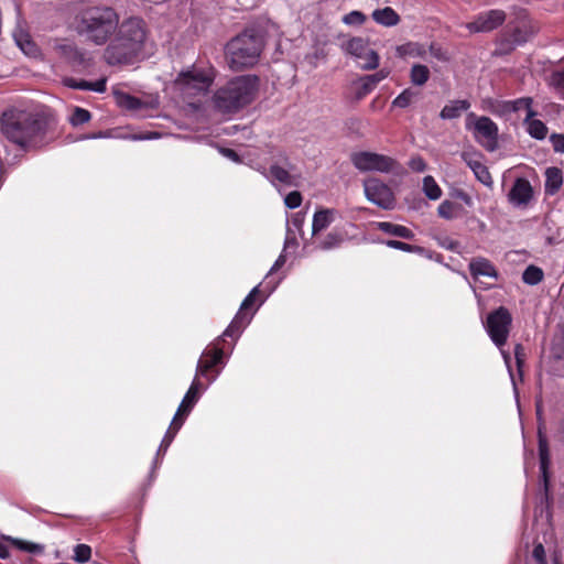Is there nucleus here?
I'll return each instance as SVG.
<instances>
[{"mask_svg": "<svg viewBox=\"0 0 564 564\" xmlns=\"http://www.w3.org/2000/svg\"><path fill=\"white\" fill-rule=\"evenodd\" d=\"M249 322L250 317L247 316V313L238 312L229 326L223 333V336L237 339L246 325L249 324Z\"/></svg>", "mask_w": 564, "mask_h": 564, "instance_id": "nucleus-26", "label": "nucleus"}, {"mask_svg": "<svg viewBox=\"0 0 564 564\" xmlns=\"http://www.w3.org/2000/svg\"><path fill=\"white\" fill-rule=\"evenodd\" d=\"M285 263V257L283 254H280L279 258L275 260L274 264L272 265L269 274H271L274 271H278L281 267H283Z\"/></svg>", "mask_w": 564, "mask_h": 564, "instance_id": "nucleus-57", "label": "nucleus"}, {"mask_svg": "<svg viewBox=\"0 0 564 564\" xmlns=\"http://www.w3.org/2000/svg\"><path fill=\"white\" fill-rule=\"evenodd\" d=\"M514 357H516L518 370L521 373V368L525 360V352H524V348L522 347V345L518 344L514 347Z\"/></svg>", "mask_w": 564, "mask_h": 564, "instance_id": "nucleus-52", "label": "nucleus"}, {"mask_svg": "<svg viewBox=\"0 0 564 564\" xmlns=\"http://www.w3.org/2000/svg\"><path fill=\"white\" fill-rule=\"evenodd\" d=\"M91 557V547L87 544H77L74 547L73 558L78 563H87Z\"/></svg>", "mask_w": 564, "mask_h": 564, "instance_id": "nucleus-42", "label": "nucleus"}, {"mask_svg": "<svg viewBox=\"0 0 564 564\" xmlns=\"http://www.w3.org/2000/svg\"><path fill=\"white\" fill-rule=\"evenodd\" d=\"M469 271L474 278H498V272L494 264L488 259L481 257L475 258L469 262Z\"/></svg>", "mask_w": 564, "mask_h": 564, "instance_id": "nucleus-19", "label": "nucleus"}, {"mask_svg": "<svg viewBox=\"0 0 564 564\" xmlns=\"http://www.w3.org/2000/svg\"><path fill=\"white\" fill-rule=\"evenodd\" d=\"M120 22L118 12L109 6H85L75 15V29L96 45H105Z\"/></svg>", "mask_w": 564, "mask_h": 564, "instance_id": "nucleus-2", "label": "nucleus"}, {"mask_svg": "<svg viewBox=\"0 0 564 564\" xmlns=\"http://www.w3.org/2000/svg\"><path fill=\"white\" fill-rule=\"evenodd\" d=\"M13 36L17 45L25 55L31 57H36L39 55V47L28 32L19 29L14 32Z\"/></svg>", "mask_w": 564, "mask_h": 564, "instance_id": "nucleus-22", "label": "nucleus"}, {"mask_svg": "<svg viewBox=\"0 0 564 564\" xmlns=\"http://www.w3.org/2000/svg\"><path fill=\"white\" fill-rule=\"evenodd\" d=\"M430 52H431L432 56H434L435 58H437L440 61L447 59L446 54L442 51L441 47H436L435 45L432 44L430 46Z\"/></svg>", "mask_w": 564, "mask_h": 564, "instance_id": "nucleus-54", "label": "nucleus"}, {"mask_svg": "<svg viewBox=\"0 0 564 564\" xmlns=\"http://www.w3.org/2000/svg\"><path fill=\"white\" fill-rule=\"evenodd\" d=\"M257 292L258 286L253 288L252 291L248 294V296L243 300V302L240 305L239 312L246 313V311L252 305Z\"/></svg>", "mask_w": 564, "mask_h": 564, "instance_id": "nucleus-53", "label": "nucleus"}, {"mask_svg": "<svg viewBox=\"0 0 564 564\" xmlns=\"http://www.w3.org/2000/svg\"><path fill=\"white\" fill-rule=\"evenodd\" d=\"M563 184L562 171L557 167H549L545 171V192L550 195L555 194Z\"/></svg>", "mask_w": 564, "mask_h": 564, "instance_id": "nucleus-27", "label": "nucleus"}, {"mask_svg": "<svg viewBox=\"0 0 564 564\" xmlns=\"http://www.w3.org/2000/svg\"><path fill=\"white\" fill-rule=\"evenodd\" d=\"M423 192L430 199L433 200H436L442 196L441 187L431 175H427L423 178Z\"/></svg>", "mask_w": 564, "mask_h": 564, "instance_id": "nucleus-35", "label": "nucleus"}, {"mask_svg": "<svg viewBox=\"0 0 564 564\" xmlns=\"http://www.w3.org/2000/svg\"><path fill=\"white\" fill-rule=\"evenodd\" d=\"M389 72L386 69H380L375 74L365 76L361 82L366 86V91H372L375 87L384 78H387Z\"/></svg>", "mask_w": 564, "mask_h": 564, "instance_id": "nucleus-38", "label": "nucleus"}, {"mask_svg": "<svg viewBox=\"0 0 564 564\" xmlns=\"http://www.w3.org/2000/svg\"><path fill=\"white\" fill-rule=\"evenodd\" d=\"M343 50L355 57L362 69H375L379 65L378 54L362 37H352L343 44Z\"/></svg>", "mask_w": 564, "mask_h": 564, "instance_id": "nucleus-11", "label": "nucleus"}, {"mask_svg": "<svg viewBox=\"0 0 564 564\" xmlns=\"http://www.w3.org/2000/svg\"><path fill=\"white\" fill-rule=\"evenodd\" d=\"M117 102L121 108L127 110H138L142 106V102L139 98L124 93L117 95Z\"/></svg>", "mask_w": 564, "mask_h": 564, "instance_id": "nucleus-36", "label": "nucleus"}, {"mask_svg": "<svg viewBox=\"0 0 564 564\" xmlns=\"http://www.w3.org/2000/svg\"><path fill=\"white\" fill-rule=\"evenodd\" d=\"M524 123L527 124L528 133L538 140H542L547 134V127L539 119H534V117H530V119L524 118Z\"/></svg>", "mask_w": 564, "mask_h": 564, "instance_id": "nucleus-30", "label": "nucleus"}, {"mask_svg": "<svg viewBox=\"0 0 564 564\" xmlns=\"http://www.w3.org/2000/svg\"><path fill=\"white\" fill-rule=\"evenodd\" d=\"M292 223L296 228H301L304 223V215L296 213L292 219Z\"/></svg>", "mask_w": 564, "mask_h": 564, "instance_id": "nucleus-58", "label": "nucleus"}, {"mask_svg": "<svg viewBox=\"0 0 564 564\" xmlns=\"http://www.w3.org/2000/svg\"><path fill=\"white\" fill-rule=\"evenodd\" d=\"M420 93L412 89L405 88L401 94H399L393 100L391 106L393 108H408L411 104L417 100Z\"/></svg>", "mask_w": 564, "mask_h": 564, "instance_id": "nucleus-29", "label": "nucleus"}, {"mask_svg": "<svg viewBox=\"0 0 564 564\" xmlns=\"http://www.w3.org/2000/svg\"><path fill=\"white\" fill-rule=\"evenodd\" d=\"M533 197V188L530 182L523 177H519L514 181L509 194V203L518 208H524L529 205Z\"/></svg>", "mask_w": 564, "mask_h": 564, "instance_id": "nucleus-16", "label": "nucleus"}, {"mask_svg": "<svg viewBox=\"0 0 564 564\" xmlns=\"http://www.w3.org/2000/svg\"><path fill=\"white\" fill-rule=\"evenodd\" d=\"M372 19L384 26H394L400 21L398 13L390 7L375 10L372 12Z\"/></svg>", "mask_w": 564, "mask_h": 564, "instance_id": "nucleus-28", "label": "nucleus"}, {"mask_svg": "<svg viewBox=\"0 0 564 564\" xmlns=\"http://www.w3.org/2000/svg\"><path fill=\"white\" fill-rule=\"evenodd\" d=\"M470 107L467 100H454L445 105L440 112V117L445 120H451L460 117V115L468 110Z\"/></svg>", "mask_w": 564, "mask_h": 564, "instance_id": "nucleus-25", "label": "nucleus"}, {"mask_svg": "<svg viewBox=\"0 0 564 564\" xmlns=\"http://www.w3.org/2000/svg\"><path fill=\"white\" fill-rule=\"evenodd\" d=\"M90 112L84 108L76 107L69 118L73 126H79L90 120Z\"/></svg>", "mask_w": 564, "mask_h": 564, "instance_id": "nucleus-43", "label": "nucleus"}, {"mask_svg": "<svg viewBox=\"0 0 564 564\" xmlns=\"http://www.w3.org/2000/svg\"><path fill=\"white\" fill-rule=\"evenodd\" d=\"M223 355V349L217 346H215L210 350L204 351L200 359L198 360L195 378L205 377L209 381H214L216 379V376L209 378L208 371L221 360Z\"/></svg>", "mask_w": 564, "mask_h": 564, "instance_id": "nucleus-17", "label": "nucleus"}, {"mask_svg": "<svg viewBox=\"0 0 564 564\" xmlns=\"http://www.w3.org/2000/svg\"><path fill=\"white\" fill-rule=\"evenodd\" d=\"M373 226L377 229H379L380 231H382L389 236L408 239V240H411L414 238V232L410 228L402 226V225H398V224H393V223H389V221H378V223H375Z\"/></svg>", "mask_w": 564, "mask_h": 564, "instance_id": "nucleus-20", "label": "nucleus"}, {"mask_svg": "<svg viewBox=\"0 0 564 564\" xmlns=\"http://www.w3.org/2000/svg\"><path fill=\"white\" fill-rule=\"evenodd\" d=\"M542 279H543L542 270L534 265L528 267L522 274L523 282L529 285L538 284L542 281Z\"/></svg>", "mask_w": 564, "mask_h": 564, "instance_id": "nucleus-40", "label": "nucleus"}, {"mask_svg": "<svg viewBox=\"0 0 564 564\" xmlns=\"http://www.w3.org/2000/svg\"><path fill=\"white\" fill-rule=\"evenodd\" d=\"M336 210L330 208L319 209L313 216L312 231L313 235L325 230L334 220Z\"/></svg>", "mask_w": 564, "mask_h": 564, "instance_id": "nucleus-21", "label": "nucleus"}, {"mask_svg": "<svg viewBox=\"0 0 564 564\" xmlns=\"http://www.w3.org/2000/svg\"><path fill=\"white\" fill-rule=\"evenodd\" d=\"M160 137V133L158 132H150L145 134H133L131 137L132 140H150V139H156Z\"/></svg>", "mask_w": 564, "mask_h": 564, "instance_id": "nucleus-56", "label": "nucleus"}, {"mask_svg": "<svg viewBox=\"0 0 564 564\" xmlns=\"http://www.w3.org/2000/svg\"><path fill=\"white\" fill-rule=\"evenodd\" d=\"M259 89L257 76H238L217 90L214 105L223 113H235L250 104Z\"/></svg>", "mask_w": 564, "mask_h": 564, "instance_id": "nucleus-4", "label": "nucleus"}, {"mask_svg": "<svg viewBox=\"0 0 564 564\" xmlns=\"http://www.w3.org/2000/svg\"><path fill=\"white\" fill-rule=\"evenodd\" d=\"M367 199L382 209H392L395 204L391 188L378 178H368L364 182Z\"/></svg>", "mask_w": 564, "mask_h": 564, "instance_id": "nucleus-12", "label": "nucleus"}, {"mask_svg": "<svg viewBox=\"0 0 564 564\" xmlns=\"http://www.w3.org/2000/svg\"><path fill=\"white\" fill-rule=\"evenodd\" d=\"M370 91H366V86L361 83V86L359 88V90L357 91V98L358 99H361L364 98L366 95H368Z\"/></svg>", "mask_w": 564, "mask_h": 564, "instance_id": "nucleus-61", "label": "nucleus"}, {"mask_svg": "<svg viewBox=\"0 0 564 564\" xmlns=\"http://www.w3.org/2000/svg\"><path fill=\"white\" fill-rule=\"evenodd\" d=\"M549 85L564 96V69L553 72L549 77Z\"/></svg>", "mask_w": 564, "mask_h": 564, "instance_id": "nucleus-41", "label": "nucleus"}, {"mask_svg": "<svg viewBox=\"0 0 564 564\" xmlns=\"http://www.w3.org/2000/svg\"><path fill=\"white\" fill-rule=\"evenodd\" d=\"M506 20V14L501 10H489L480 13L475 21L466 24L470 32H489L498 28Z\"/></svg>", "mask_w": 564, "mask_h": 564, "instance_id": "nucleus-14", "label": "nucleus"}, {"mask_svg": "<svg viewBox=\"0 0 564 564\" xmlns=\"http://www.w3.org/2000/svg\"><path fill=\"white\" fill-rule=\"evenodd\" d=\"M219 151L227 159H229V160H231L234 162H238L239 161L238 154L234 150L221 148Z\"/></svg>", "mask_w": 564, "mask_h": 564, "instance_id": "nucleus-55", "label": "nucleus"}, {"mask_svg": "<svg viewBox=\"0 0 564 564\" xmlns=\"http://www.w3.org/2000/svg\"><path fill=\"white\" fill-rule=\"evenodd\" d=\"M199 389H200V383H199L198 379L195 378L193 380L188 391L184 395L174 417L180 420V416H182V415L185 416L192 411L193 406L199 399Z\"/></svg>", "mask_w": 564, "mask_h": 564, "instance_id": "nucleus-18", "label": "nucleus"}, {"mask_svg": "<svg viewBox=\"0 0 564 564\" xmlns=\"http://www.w3.org/2000/svg\"><path fill=\"white\" fill-rule=\"evenodd\" d=\"M148 30L143 20L129 18L119 22L118 29L106 43L104 59L110 66L131 65L144 55Z\"/></svg>", "mask_w": 564, "mask_h": 564, "instance_id": "nucleus-1", "label": "nucleus"}, {"mask_svg": "<svg viewBox=\"0 0 564 564\" xmlns=\"http://www.w3.org/2000/svg\"><path fill=\"white\" fill-rule=\"evenodd\" d=\"M4 135L21 148L36 147L44 135V122L25 111H10L2 115Z\"/></svg>", "mask_w": 564, "mask_h": 564, "instance_id": "nucleus-3", "label": "nucleus"}, {"mask_svg": "<svg viewBox=\"0 0 564 564\" xmlns=\"http://www.w3.org/2000/svg\"><path fill=\"white\" fill-rule=\"evenodd\" d=\"M106 82H107L106 78H101L96 82L76 80L73 78H67L64 80V84L67 87L75 88V89L104 93L106 90Z\"/></svg>", "mask_w": 564, "mask_h": 564, "instance_id": "nucleus-24", "label": "nucleus"}, {"mask_svg": "<svg viewBox=\"0 0 564 564\" xmlns=\"http://www.w3.org/2000/svg\"><path fill=\"white\" fill-rule=\"evenodd\" d=\"M551 143L555 152L564 153V134H552L550 137Z\"/></svg>", "mask_w": 564, "mask_h": 564, "instance_id": "nucleus-51", "label": "nucleus"}, {"mask_svg": "<svg viewBox=\"0 0 564 564\" xmlns=\"http://www.w3.org/2000/svg\"><path fill=\"white\" fill-rule=\"evenodd\" d=\"M501 352H502V356H503L505 362L507 364L508 368L510 369V366H509V364H510V356H509V354H507V352H506V351H503V350H501Z\"/></svg>", "mask_w": 564, "mask_h": 564, "instance_id": "nucleus-62", "label": "nucleus"}, {"mask_svg": "<svg viewBox=\"0 0 564 564\" xmlns=\"http://www.w3.org/2000/svg\"><path fill=\"white\" fill-rule=\"evenodd\" d=\"M214 80L212 68L193 67L182 72L175 80V86L185 98H192L208 90Z\"/></svg>", "mask_w": 564, "mask_h": 564, "instance_id": "nucleus-6", "label": "nucleus"}, {"mask_svg": "<svg viewBox=\"0 0 564 564\" xmlns=\"http://www.w3.org/2000/svg\"><path fill=\"white\" fill-rule=\"evenodd\" d=\"M4 539L11 541L18 549H20L22 551H26V552H30V553H35V552H40L42 550L41 545L35 544V543H31V542H26V541H22V540H17V539H12V538H9V536H7Z\"/></svg>", "mask_w": 564, "mask_h": 564, "instance_id": "nucleus-44", "label": "nucleus"}, {"mask_svg": "<svg viewBox=\"0 0 564 564\" xmlns=\"http://www.w3.org/2000/svg\"><path fill=\"white\" fill-rule=\"evenodd\" d=\"M528 40V33L522 32L519 28L514 29L511 34L509 48H513L516 45L522 44Z\"/></svg>", "mask_w": 564, "mask_h": 564, "instance_id": "nucleus-49", "label": "nucleus"}, {"mask_svg": "<svg viewBox=\"0 0 564 564\" xmlns=\"http://www.w3.org/2000/svg\"><path fill=\"white\" fill-rule=\"evenodd\" d=\"M365 21L366 17L360 11H351L343 18V22L347 25H361Z\"/></svg>", "mask_w": 564, "mask_h": 564, "instance_id": "nucleus-46", "label": "nucleus"}, {"mask_svg": "<svg viewBox=\"0 0 564 564\" xmlns=\"http://www.w3.org/2000/svg\"><path fill=\"white\" fill-rule=\"evenodd\" d=\"M261 173L273 184H283L285 186H299L301 173L296 166L284 154L280 153L276 160L271 164L269 171L265 169Z\"/></svg>", "mask_w": 564, "mask_h": 564, "instance_id": "nucleus-8", "label": "nucleus"}, {"mask_svg": "<svg viewBox=\"0 0 564 564\" xmlns=\"http://www.w3.org/2000/svg\"><path fill=\"white\" fill-rule=\"evenodd\" d=\"M554 564H558L557 560L554 561Z\"/></svg>", "mask_w": 564, "mask_h": 564, "instance_id": "nucleus-64", "label": "nucleus"}, {"mask_svg": "<svg viewBox=\"0 0 564 564\" xmlns=\"http://www.w3.org/2000/svg\"><path fill=\"white\" fill-rule=\"evenodd\" d=\"M430 78V69L422 64H414L410 70L411 83L415 86H423Z\"/></svg>", "mask_w": 564, "mask_h": 564, "instance_id": "nucleus-33", "label": "nucleus"}, {"mask_svg": "<svg viewBox=\"0 0 564 564\" xmlns=\"http://www.w3.org/2000/svg\"><path fill=\"white\" fill-rule=\"evenodd\" d=\"M264 47L262 34L254 29H246L226 45V59L232 70L254 66Z\"/></svg>", "mask_w": 564, "mask_h": 564, "instance_id": "nucleus-5", "label": "nucleus"}, {"mask_svg": "<svg viewBox=\"0 0 564 564\" xmlns=\"http://www.w3.org/2000/svg\"><path fill=\"white\" fill-rule=\"evenodd\" d=\"M528 564H546L545 550L541 543H538L533 551Z\"/></svg>", "mask_w": 564, "mask_h": 564, "instance_id": "nucleus-45", "label": "nucleus"}, {"mask_svg": "<svg viewBox=\"0 0 564 564\" xmlns=\"http://www.w3.org/2000/svg\"><path fill=\"white\" fill-rule=\"evenodd\" d=\"M343 236L337 231H330L318 242V248L322 250H330L340 246Z\"/></svg>", "mask_w": 564, "mask_h": 564, "instance_id": "nucleus-37", "label": "nucleus"}, {"mask_svg": "<svg viewBox=\"0 0 564 564\" xmlns=\"http://www.w3.org/2000/svg\"><path fill=\"white\" fill-rule=\"evenodd\" d=\"M302 199V194L297 191H293L285 196L284 204L288 208L294 209L301 206Z\"/></svg>", "mask_w": 564, "mask_h": 564, "instance_id": "nucleus-47", "label": "nucleus"}, {"mask_svg": "<svg viewBox=\"0 0 564 564\" xmlns=\"http://www.w3.org/2000/svg\"><path fill=\"white\" fill-rule=\"evenodd\" d=\"M183 421H184L183 419H181V420H178L176 417L173 419V421L170 425V429L165 433V435L160 444V447L158 449V455H160L161 453L164 454L166 452V449L171 445L172 441L174 440L177 431L181 429Z\"/></svg>", "mask_w": 564, "mask_h": 564, "instance_id": "nucleus-32", "label": "nucleus"}, {"mask_svg": "<svg viewBox=\"0 0 564 564\" xmlns=\"http://www.w3.org/2000/svg\"><path fill=\"white\" fill-rule=\"evenodd\" d=\"M52 52L56 57L73 67L86 65L85 54L76 46L75 43L68 40H54L52 43Z\"/></svg>", "mask_w": 564, "mask_h": 564, "instance_id": "nucleus-13", "label": "nucleus"}, {"mask_svg": "<svg viewBox=\"0 0 564 564\" xmlns=\"http://www.w3.org/2000/svg\"><path fill=\"white\" fill-rule=\"evenodd\" d=\"M462 159L474 172L476 178L486 186L492 185V178L488 167L484 164L482 154L476 151H464Z\"/></svg>", "mask_w": 564, "mask_h": 564, "instance_id": "nucleus-15", "label": "nucleus"}, {"mask_svg": "<svg viewBox=\"0 0 564 564\" xmlns=\"http://www.w3.org/2000/svg\"><path fill=\"white\" fill-rule=\"evenodd\" d=\"M409 167L413 171V172H417V173H421V172H424L426 170V163L425 161L423 160L422 156L420 155H415V156H412L409 161Z\"/></svg>", "mask_w": 564, "mask_h": 564, "instance_id": "nucleus-50", "label": "nucleus"}, {"mask_svg": "<svg viewBox=\"0 0 564 564\" xmlns=\"http://www.w3.org/2000/svg\"><path fill=\"white\" fill-rule=\"evenodd\" d=\"M532 98L522 97L516 100H512L508 104L510 110L517 112L520 110H525V118L530 119V117H534L535 112L532 109Z\"/></svg>", "mask_w": 564, "mask_h": 564, "instance_id": "nucleus-34", "label": "nucleus"}, {"mask_svg": "<svg viewBox=\"0 0 564 564\" xmlns=\"http://www.w3.org/2000/svg\"><path fill=\"white\" fill-rule=\"evenodd\" d=\"M9 557L8 546L0 540V558Z\"/></svg>", "mask_w": 564, "mask_h": 564, "instance_id": "nucleus-59", "label": "nucleus"}, {"mask_svg": "<svg viewBox=\"0 0 564 564\" xmlns=\"http://www.w3.org/2000/svg\"><path fill=\"white\" fill-rule=\"evenodd\" d=\"M350 160L360 172L390 173L399 165L393 158L370 151L355 152Z\"/></svg>", "mask_w": 564, "mask_h": 564, "instance_id": "nucleus-9", "label": "nucleus"}, {"mask_svg": "<svg viewBox=\"0 0 564 564\" xmlns=\"http://www.w3.org/2000/svg\"><path fill=\"white\" fill-rule=\"evenodd\" d=\"M539 454L542 479L544 482L545 490H547V468L550 465V452L547 440L545 436L542 435L541 431H539Z\"/></svg>", "mask_w": 564, "mask_h": 564, "instance_id": "nucleus-23", "label": "nucleus"}, {"mask_svg": "<svg viewBox=\"0 0 564 564\" xmlns=\"http://www.w3.org/2000/svg\"><path fill=\"white\" fill-rule=\"evenodd\" d=\"M384 243H386V246H388L390 248L398 249V250H401L404 252H414L417 249V247H415V246H412V245H409V243H405V242H402L399 240H387V241H384Z\"/></svg>", "mask_w": 564, "mask_h": 564, "instance_id": "nucleus-48", "label": "nucleus"}, {"mask_svg": "<svg viewBox=\"0 0 564 564\" xmlns=\"http://www.w3.org/2000/svg\"><path fill=\"white\" fill-rule=\"evenodd\" d=\"M558 433H560L561 438L564 440V422L561 424Z\"/></svg>", "mask_w": 564, "mask_h": 564, "instance_id": "nucleus-63", "label": "nucleus"}, {"mask_svg": "<svg viewBox=\"0 0 564 564\" xmlns=\"http://www.w3.org/2000/svg\"><path fill=\"white\" fill-rule=\"evenodd\" d=\"M458 197H459V198H460V199H462L466 205L471 206L473 200H471V197H470L468 194H466V193H464V192H459V193H458Z\"/></svg>", "mask_w": 564, "mask_h": 564, "instance_id": "nucleus-60", "label": "nucleus"}, {"mask_svg": "<svg viewBox=\"0 0 564 564\" xmlns=\"http://www.w3.org/2000/svg\"><path fill=\"white\" fill-rule=\"evenodd\" d=\"M466 128L473 130L475 140L487 151L494 152L498 148V127L489 117L467 116Z\"/></svg>", "mask_w": 564, "mask_h": 564, "instance_id": "nucleus-7", "label": "nucleus"}, {"mask_svg": "<svg viewBox=\"0 0 564 564\" xmlns=\"http://www.w3.org/2000/svg\"><path fill=\"white\" fill-rule=\"evenodd\" d=\"M511 323V314L503 306H500L487 316L485 323L486 330L494 344L500 349L507 343Z\"/></svg>", "mask_w": 564, "mask_h": 564, "instance_id": "nucleus-10", "label": "nucleus"}, {"mask_svg": "<svg viewBox=\"0 0 564 564\" xmlns=\"http://www.w3.org/2000/svg\"><path fill=\"white\" fill-rule=\"evenodd\" d=\"M400 53L410 57H425L426 48L420 43H406L400 48Z\"/></svg>", "mask_w": 564, "mask_h": 564, "instance_id": "nucleus-39", "label": "nucleus"}, {"mask_svg": "<svg viewBox=\"0 0 564 564\" xmlns=\"http://www.w3.org/2000/svg\"><path fill=\"white\" fill-rule=\"evenodd\" d=\"M438 216L444 219H454L462 215L463 208L456 203L444 200L437 208Z\"/></svg>", "mask_w": 564, "mask_h": 564, "instance_id": "nucleus-31", "label": "nucleus"}]
</instances>
